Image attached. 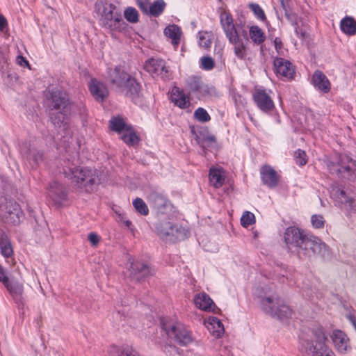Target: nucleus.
<instances>
[{"label":"nucleus","instance_id":"7c9ffc66","mask_svg":"<svg viewBox=\"0 0 356 356\" xmlns=\"http://www.w3.org/2000/svg\"><path fill=\"white\" fill-rule=\"evenodd\" d=\"M331 197L337 203L348 204L350 208L356 211V199L348 198L343 190L339 188L333 190L331 193Z\"/></svg>","mask_w":356,"mask_h":356},{"label":"nucleus","instance_id":"e433bc0d","mask_svg":"<svg viewBox=\"0 0 356 356\" xmlns=\"http://www.w3.org/2000/svg\"><path fill=\"white\" fill-rule=\"evenodd\" d=\"M301 291L304 296L309 299L314 300L319 297V293L316 286L309 285L307 282H303L301 286Z\"/></svg>","mask_w":356,"mask_h":356},{"label":"nucleus","instance_id":"49530a36","mask_svg":"<svg viewBox=\"0 0 356 356\" xmlns=\"http://www.w3.org/2000/svg\"><path fill=\"white\" fill-rule=\"evenodd\" d=\"M215 63L210 56H203L200 59V67L204 70H211L214 67Z\"/></svg>","mask_w":356,"mask_h":356},{"label":"nucleus","instance_id":"de8ad7c7","mask_svg":"<svg viewBox=\"0 0 356 356\" xmlns=\"http://www.w3.org/2000/svg\"><path fill=\"white\" fill-rule=\"evenodd\" d=\"M325 220L323 216L314 214L311 216L312 226L314 229H322L324 227Z\"/></svg>","mask_w":356,"mask_h":356},{"label":"nucleus","instance_id":"473e14b6","mask_svg":"<svg viewBox=\"0 0 356 356\" xmlns=\"http://www.w3.org/2000/svg\"><path fill=\"white\" fill-rule=\"evenodd\" d=\"M108 353L111 356H140L136 350L128 346L122 349L116 346H111L109 348Z\"/></svg>","mask_w":356,"mask_h":356},{"label":"nucleus","instance_id":"9d476101","mask_svg":"<svg viewBox=\"0 0 356 356\" xmlns=\"http://www.w3.org/2000/svg\"><path fill=\"white\" fill-rule=\"evenodd\" d=\"M307 236L308 234H304L298 227H289L286 229L284 238L289 250L296 252L299 257V251L305 245Z\"/></svg>","mask_w":356,"mask_h":356},{"label":"nucleus","instance_id":"bb28decb","mask_svg":"<svg viewBox=\"0 0 356 356\" xmlns=\"http://www.w3.org/2000/svg\"><path fill=\"white\" fill-rule=\"evenodd\" d=\"M171 102L180 108H188L190 105V99L184 92L177 87L172 88L170 93Z\"/></svg>","mask_w":356,"mask_h":356},{"label":"nucleus","instance_id":"6e6552de","mask_svg":"<svg viewBox=\"0 0 356 356\" xmlns=\"http://www.w3.org/2000/svg\"><path fill=\"white\" fill-rule=\"evenodd\" d=\"M23 217L19 204L13 199L4 198L0 202V219L6 224L17 225Z\"/></svg>","mask_w":356,"mask_h":356},{"label":"nucleus","instance_id":"a19ab883","mask_svg":"<svg viewBox=\"0 0 356 356\" xmlns=\"http://www.w3.org/2000/svg\"><path fill=\"white\" fill-rule=\"evenodd\" d=\"M203 83L202 82L201 79L199 77L197 76H190L186 80V84L188 88V89L192 92L197 93L198 90H200L201 88V86Z\"/></svg>","mask_w":356,"mask_h":356},{"label":"nucleus","instance_id":"9b49d317","mask_svg":"<svg viewBox=\"0 0 356 356\" xmlns=\"http://www.w3.org/2000/svg\"><path fill=\"white\" fill-rule=\"evenodd\" d=\"M273 92L270 90L264 88H256L252 95L253 100L257 106L263 112L268 113L275 108V104L273 101L271 95Z\"/></svg>","mask_w":356,"mask_h":356},{"label":"nucleus","instance_id":"13d9d810","mask_svg":"<svg viewBox=\"0 0 356 356\" xmlns=\"http://www.w3.org/2000/svg\"><path fill=\"white\" fill-rule=\"evenodd\" d=\"M6 278H7V277L6 276V275L4 273L3 269L0 266V282H6Z\"/></svg>","mask_w":356,"mask_h":356},{"label":"nucleus","instance_id":"4d7b16f0","mask_svg":"<svg viewBox=\"0 0 356 356\" xmlns=\"http://www.w3.org/2000/svg\"><path fill=\"white\" fill-rule=\"evenodd\" d=\"M8 26V22L5 17L0 14V31H3Z\"/></svg>","mask_w":356,"mask_h":356},{"label":"nucleus","instance_id":"052dcab7","mask_svg":"<svg viewBox=\"0 0 356 356\" xmlns=\"http://www.w3.org/2000/svg\"><path fill=\"white\" fill-rule=\"evenodd\" d=\"M136 1H137L138 4V2H141L143 3H147V0H136Z\"/></svg>","mask_w":356,"mask_h":356},{"label":"nucleus","instance_id":"3c124183","mask_svg":"<svg viewBox=\"0 0 356 356\" xmlns=\"http://www.w3.org/2000/svg\"><path fill=\"white\" fill-rule=\"evenodd\" d=\"M251 10L253 12L254 15L259 19L264 20L266 19L265 13L261 7L257 3H252L250 5Z\"/></svg>","mask_w":356,"mask_h":356},{"label":"nucleus","instance_id":"39448f33","mask_svg":"<svg viewBox=\"0 0 356 356\" xmlns=\"http://www.w3.org/2000/svg\"><path fill=\"white\" fill-rule=\"evenodd\" d=\"M64 174L71 181L86 192H91L99 183L96 170L88 168H79L75 165L65 166Z\"/></svg>","mask_w":356,"mask_h":356},{"label":"nucleus","instance_id":"6e6d98bb","mask_svg":"<svg viewBox=\"0 0 356 356\" xmlns=\"http://www.w3.org/2000/svg\"><path fill=\"white\" fill-rule=\"evenodd\" d=\"M16 62L19 65H20L22 67H25V66L29 65V62L25 59V58L20 55L17 56Z\"/></svg>","mask_w":356,"mask_h":356},{"label":"nucleus","instance_id":"423d86ee","mask_svg":"<svg viewBox=\"0 0 356 356\" xmlns=\"http://www.w3.org/2000/svg\"><path fill=\"white\" fill-rule=\"evenodd\" d=\"M326 341L323 330L319 327L313 333L311 341H301L300 350L304 356H335Z\"/></svg>","mask_w":356,"mask_h":356},{"label":"nucleus","instance_id":"8fccbe9b","mask_svg":"<svg viewBox=\"0 0 356 356\" xmlns=\"http://www.w3.org/2000/svg\"><path fill=\"white\" fill-rule=\"evenodd\" d=\"M268 31H269L268 37L272 40L273 39V43H274V46H275V49L276 51L279 54L284 55V52H285V49L283 47L282 40L280 38H274L273 35H272V33H270L271 31L270 29H268Z\"/></svg>","mask_w":356,"mask_h":356},{"label":"nucleus","instance_id":"4468645a","mask_svg":"<svg viewBox=\"0 0 356 356\" xmlns=\"http://www.w3.org/2000/svg\"><path fill=\"white\" fill-rule=\"evenodd\" d=\"M353 160L347 155H335L332 161L327 163L329 170L332 173H344L350 170Z\"/></svg>","mask_w":356,"mask_h":356},{"label":"nucleus","instance_id":"aec40b11","mask_svg":"<svg viewBox=\"0 0 356 356\" xmlns=\"http://www.w3.org/2000/svg\"><path fill=\"white\" fill-rule=\"evenodd\" d=\"M220 22L222 29L227 39L238 35L234 24L233 17L227 11L222 12L220 15Z\"/></svg>","mask_w":356,"mask_h":356},{"label":"nucleus","instance_id":"79ce46f5","mask_svg":"<svg viewBox=\"0 0 356 356\" xmlns=\"http://www.w3.org/2000/svg\"><path fill=\"white\" fill-rule=\"evenodd\" d=\"M133 205L135 209L141 215L146 216L148 214L149 209L147 208V206L141 198H136L133 201Z\"/></svg>","mask_w":356,"mask_h":356},{"label":"nucleus","instance_id":"5fc2aeb1","mask_svg":"<svg viewBox=\"0 0 356 356\" xmlns=\"http://www.w3.org/2000/svg\"><path fill=\"white\" fill-rule=\"evenodd\" d=\"M21 152H22V149H21ZM23 154V152H22ZM24 156L26 157L27 159H33L36 163L39 161V160L41 159V155L38 154L37 155H35L34 153H32L31 151H29V153H24Z\"/></svg>","mask_w":356,"mask_h":356},{"label":"nucleus","instance_id":"c03bdc74","mask_svg":"<svg viewBox=\"0 0 356 356\" xmlns=\"http://www.w3.org/2000/svg\"><path fill=\"white\" fill-rule=\"evenodd\" d=\"M194 118L199 122H206L210 120L211 118L207 111L203 108H198L194 112Z\"/></svg>","mask_w":356,"mask_h":356},{"label":"nucleus","instance_id":"c756f323","mask_svg":"<svg viewBox=\"0 0 356 356\" xmlns=\"http://www.w3.org/2000/svg\"><path fill=\"white\" fill-rule=\"evenodd\" d=\"M339 26L341 32L348 36H353L356 34V20L351 16L342 18Z\"/></svg>","mask_w":356,"mask_h":356},{"label":"nucleus","instance_id":"2eb2a0df","mask_svg":"<svg viewBox=\"0 0 356 356\" xmlns=\"http://www.w3.org/2000/svg\"><path fill=\"white\" fill-rule=\"evenodd\" d=\"M274 71L278 76L287 80L291 79L295 74L293 64L282 58H276L274 60Z\"/></svg>","mask_w":356,"mask_h":356},{"label":"nucleus","instance_id":"5701e85b","mask_svg":"<svg viewBox=\"0 0 356 356\" xmlns=\"http://www.w3.org/2000/svg\"><path fill=\"white\" fill-rule=\"evenodd\" d=\"M138 6L145 13L151 16L158 17L164 11L166 3L163 0H156L150 5L138 2Z\"/></svg>","mask_w":356,"mask_h":356},{"label":"nucleus","instance_id":"c9c22d12","mask_svg":"<svg viewBox=\"0 0 356 356\" xmlns=\"http://www.w3.org/2000/svg\"><path fill=\"white\" fill-rule=\"evenodd\" d=\"M129 125L127 124L124 120L120 118H113L110 120V128L111 130L118 132L120 135L128 128Z\"/></svg>","mask_w":356,"mask_h":356},{"label":"nucleus","instance_id":"603ef678","mask_svg":"<svg viewBox=\"0 0 356 356\" xmlns=\"http://www.w3.org/2000/svg\"><path fill=\"white\" fill-rule=\"evenodd\" d=\"M88 240L92 246H96L100 241V237L95 232L88 234Z\"/></svg>","mask_w":356,"mask_h":356},{"label":"nucleus","instance_id":"1a4fd4ad","mask_svg":"<svg viewBox=\"0 0 356 356\" xmlns=\"http://www.w3.org/2000/svg\"><path fill=\"white\" fill-rule=\"evenodd\" d=\"M316 254L325 257L329 254V250L326 244L319 238L308 234L305 245L299 251V258L302 259H310Z\"/></svg>","mask_w":356,"mask_h":356},{"label":"nucleus","instance_id":"4be33fe9","mask_svg":"<svg viewBox=\"0 0 356 356\" xmlns=\"http://www.w3.org/2000/svg\"><path fill=\"white\" fill-rule=\"evenodd\" d=\"M262 182L270 188L275 187L279 181L277 172L270 165H264L260 171Z\"/></svg>","mask_w":356,"mask_h":356},{"label":"nucleus","instance_id":"f03ea898","mask_svg":"<svg viewBox=\"0 0 356 356\" xmlns=\"http://www.w3.org/2000/svg\"><path fill=\"white\" fill-rule=\"evenodd\" d=\"M275 286L262 287L257 293L260 299L261 309L267 314L281 321L288 319L292 316L293 310L283 300L273 293Z\"/></svg>","mask_w":356,"mask_h":356},{"label":"nucleus","instance_id":"4c0bfd02","mask_svg":"<svg viewBox=\"0 0 356 356\" xmlns=\"http://www.w3.org/2000/svg\"><path fill=\"white\" fill-rule=\"evenodd\" d=\"M2 283L13 296H18L22 294L23 286L22 284L10 282L8 277L6 278V282H3Z\"/></svg>","mask_w":356,"mask_h":356},{"label":"nucleus","instance_id":"393cba45","mask_svg":"<svg viewBox=\"0 0 356 356\" xmlns=\"http://www.w3.org/2000/svg\"><path fill=\"white\" fill-rule=\"evenodd\" d=\"M209 180L210 184L214 188H221L225 181V171L219 166L211 167L209 170Z\"/></svg>","mask_w":356,"mask_h":356},{"label":"nucleus","instance_id":"f704fd0d","mask_svg":"<svg viewBox=\"0 0 356 356\" xmlns=\"http://www.w3.org/2000/svg\"><path fill=\"white\" fill-rule=\"evenodd\" d=\"M249 35L252 42L256 44H261L266 40V35L264 32L257 25L251 26L250 27Z\"/></svg>","mask_w":356,"mask_h":356},{"label":"nucleus","instance_id":"f3484780","mask_svg":"<svg viewBox=\"0 0 356 356\" xmlns=\"http://www.w3.org/2000/svg\"><path fill=\"white\" fill-rule=\"evenodd\" d=\"M311 83L316 90L322 93H328L331 90L330 80L321 70L314 71L311 78Z\"/></svg>","mask_w":356,"mask_h":356},{"label":"nucleus","instance_id":"0eeeda50","mask_svg":"<svg viewBox=\"0 0 356 356\" xmlns=\"http://www.w3.org/2000/svg\"><path fill=\"white\" fill-rule=\"evenodd\" d=\"M162 326L167 335L181 345H188L193 340L191 332L176 318L163 321Z\"/></svg>","mask_w":356,"mask_h":356},{"label":"nucleus","instance_id":"6ab92c4d","mask_svg":"<svg viewBox=\"0 0 356 356\" xmlns=\"http://www.w3.org/2000/svg\"><path fill=\"white\" fill-rule=\"evenodd\" d=\"M193 303L196 308L206 312H212L216 308L213 300L205 292L196 293L193 297Z\"/></svg>","mask_w":356,"mask_h":356},{"label":"nucleus","instance_id":"c85d7f7f","mask_svg":"<svg viewBox=\"0 0 356 356\" xmlns=\"http://www.w3.org/2000/svg\"><path fill=\"white\" fill-rule=\"evenodd\" d=\"M164 34L171 40L172 44L175 49L180 43L182 31L179 26L175 24L168 25L164 29Z\"/></svg>","mask_w":356,"mask_h":356},{"label":"nucleus","instance_id":"412c9836","mask_svg":"<svg viewBox=\"0 0 356 356\" xmlns=\"http://www.w3.org/2000/svg\"><path fill=\"white\" fill-rule=\"evenodd\" d=\"M47 195L57 205H62L67 198V195L63 186L56 181L49 184Z\"/></svg>","mask_w":356,"mask_h":356},{"label":"nucleus","instance_id":"a211bd4d","mask_svg":"<svg viewBox=\"0 0 356 356\" xmlns=\"http://www.w3.org/2000/svg\"><path fill=\"white\" fill-rule=\"evenodd\" d=\"M204 325L211 335L215 338H220L224 332L225 327L222 321L217 317L209 316L203 321Z\"/></svg>","mask_w":356,"mask_h":356},{"label":"nucleus","instance_id":"ddd939ff","mask_svg":"<svg viewBox=\"0 0 356 356\" xmlns=\"http://www.w3.org/2000/svg\"><path fill=\"white\" fill-rule=\"evenodd\" d=\"M145 70L154 77H160L163 79H168L170 73L165 61L161 59H149L145 64Z\"/></svg>","mask_w":356,"mask_h":356},{"label":"nucleus","instance_id":"f257e3e1","mask_svg":"<svg viewBox=\"0 0 356 356\" xmlns=\"http://www.w3.org/2000/svg\"><path fill=\"white\" fill-rule=\"evenodd\" d=\"M46 97L51 100L54 107V113L51 115V118L55 126L60 129V132L67 134L64 138L69 139L71 138L68 131V116L70 112V106L68 102L67 94L58 88H49L46 91Z\"/></svg>","mask_w":356,"mask_h":356},{"label":"nucleus","instance_id":"ea45409f","mask_svg":"<svg viewBox=\"0 0 356 356\" xmlns=\"http://www.w3.org/2000/svg\"><path fill=\"white\" fill-rule=\"evenodd\" d=\"M148 200L157 209H159L162 206H165L167 203L166 199L163 195L155 192L152 193L149 195Z\"/></svg>","mask_w":356,"mask_h":356},{"label":"nucleus","instance_id":"58836bf2","mask_svg":"<svg viewBox=\"0 0 356 356\" xmlns=\"http://www.w3.org/2000/svg\"><path fill=\"white\" fill-rule=\"evenodd\" d=\"M198 44L200 47L209 49L211 44L212 33L209 31H200L197 35Z\"/></svg>","mask_w":356,"mask_h":356},{"label":"nucleus","instance_id":"bf43d9fd","mask_svg":"<svg viewBox=\"0 0 356 356\" xmlns=\"http://www.w3.org/2000/svg\"><path fill=\"white\" fill-rule=\"evenodd\" d=\"M124 223L128 229H129L131 231L133 230V225L130 220H126L124 221Z\"/></svg>","mask_w":356,"mask_h":356},{"label":"nucleus","instance_id":"dca6fc26","mask_svg":"<svg viewBox=\"0 0 356 356\" xmlns=\"http://www.w3.org/2000/svg\"><path fill=\"white\" fill-rule=\"evenodd\" d=\"M232 45V49L235 56L241 60L247 59L249 52L248 39L243 40L239 34L228 39Z\"/></svg>","mask_w":356,"mask_h":356},{"label":"nucleus","instance_id":"37998d69","mask_svg":"<svg viewBox=\"0 0 356 356\" xmlns=\"http://www.w3.org/2000/svg\"><path fill=\"white\" fill-rule=\"evenodd\" d=\"M255 222L254 215L250 211H245L241 218V224L243 227H248Z\"/></svg>","mask_w":356,"mask_h":356},{"label":"nucleus","instance_id":"f8f14e48","mask_svg":"<svg viewBox=\"0 0 356 356\" xmlns=\"http://www.w3.org/2000/svg\"><path fill=\"white\" fill-rule=\"evenodd\" d=\"M158 234L164 238L168 236L174 237L177 240H182L186 238L188 231L177 224L171 222H163L156 227Z\"/></svg>","mask_w":356,"mask_h":356},{"label":"nucleus","instance_id":"72a5a7b5","mask_svg":"<svg viewBox=\"0 0 356 356\" xmlns=\"http://www.w3.org/2000/svg\"><path fill=\"white\" fill-rule=\"evenodd\" d=\"M121 138L129 146H134L139 142L138 136L131 126L127 128V129H125V131L121 134Z\"/></svg>","mask_w":356,"mask_h":356},{"label":"nucleus","instance_id":"cd10ccee","mask_svg":"<svg viewBox=\"0 0 356 356\" xmlns=\"http://www.w3.org/2000/svg\"><path fill=\"white\" fill-rule=\"evenodd\" d=\"M89 90L94 98L99 102H102L108 95V90L105 85L96 79L91 80L89 84Z\"/></svg>","mask_w":356,"mask_h":356},{"label":"nucleus","instance_id":"09e8293b","mask_svg":"<svg viewBox=\"0 0 356 356\" xmlns=\"http://www.w3.org/2000/svg\"><path fill=\"white\" fill-rule=\"evenodd\" d=\"M294 159L296 164L300 166L305 165L307 162L306 153L301 149H298L294 152Z\"/></svg>","mask_w":356,"mask_h":356},{"label":"nucleus","instance_id":"7ed1b4c3","mask_svg":"<svg viewBox=\"0 0 356 356\" xmlns=\"http://www.w3.org/2000/svg\"><path fill=\"white\" fill-rule=\"evenodd\" d=\"M108 73L111 82L121 88L122 92L127 97L131 98L134 104L141 106L140 87L136 81L128 74L121 66L111 70Z\"/></svg>","mask_w":356,"mask_h":356},{"label":"nucleus","instance_id":"a18cd8bd","mask_svg":"<svg viewBox=\"0 0 356 356\" xmlns=\"http://www.w3.org/2000/svg\"><path fill=\"white\" fill-rule=\"evenodd\" d=\"M124 15L126 19L129 22L136 23L138 20V11L132 7L127 8L124 10Z\"/></svg>","mask_w":356,"mask_h":356},{"label":"nucleus","instance_id":"20e7f679","mask_svg":"<svg viewBox=\"0 0 356 356\" xmlns=\"http://www.w3.org/2000/svg\"><path fill=\"white\" fill-rule=\"evenodd\" d=\"M96 10L99 15L100 24L108 29L112 34L126 30L127 24L114 5L99 2L96 3Z\"/></svg>","mask_w":356,"mask_h":356},{"label":"nucleus","instance_id":"a878e982","mask_svg":"<svg viewBox=\"0 0 356 356\" xmlns=\"http://www.w3.org/2000/svg\"><path fill=\"white\" fill-rule=\"evenodd\" d=\"M131 272L130 275L137 280L152 275L154 273V270L148 265L140 262L134 261L131 264Z\"/></svg>","mask_w":356,"mask_h":356},{"label":"nucleus","instance_id":"864d4df0","mask_svg":"<svg viewBox=\"0 0 356 356\" xmlns=\"http://www.w3.org/2000/svg\"><path fill=\"white\" fill-rule=\"evenodd\" d=\"M200 88L196 93L199 97H205L209 93V88L207 85L202 83Z\"/></svg>","mask_w":356,"mask_h":356},{"label":"nucleus","instance_id":"2f4dec72","mask_svg":"<svg viewBox=\"0 0 356 356\" xmlns=\"http://www.w3.org/2000/svg\"><path fill=\"white\" fill-rule=\"evenodd\" d=\"M0 250L1 254L6 258L11 257L13 253L10 240L2 229H0Z\"/></svg>","mask_w":356,"mask_h":356},{"label":"nucleus","instance_id":"b1692460","mask_svg":"<svg viewBox=\"0 0 356 356\" xmlns=\"http://www.w3.org/2000/svg\"><path fill=\"white\" fill-rule=\"evenodd\" d=\"M331 339L336 350L339 353H345L350 348L348 338L342 331H333Z\"/></svg>","mask_w":356,"mask_h":356}]
</instances>
